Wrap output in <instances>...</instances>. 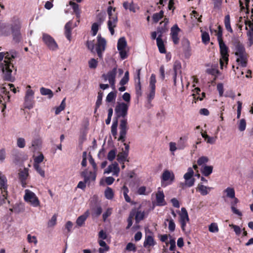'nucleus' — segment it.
I'll use <instances>...</instances> for the list:
<instances>
[{
  "instance_id": "nucleus-16",
  "label": "nucleus",
  "mask_w": 253,
  "mask_h": 253,
  "mask_svg": "<svg viewBox=\"0 0 253 253\" xmlns=\"http://www.w3.org/2000/svg\"><path fill=\"white\" fill-rule=\"evenodd\" d=\"M28 176V169L27 168H24L23 170L20 171L18 173V178L23 188H25L26 187V180Z\"/></svg>"
},
{
  "instance_id": "nucleus-47",
  "label": "nucleus",
  "mask_w": 253,
  "mask_h": 253,
  "mask_svg": "<svg viewBox=\"0 0 253 253\" xmlns=\"http://www.w3.org/2000/svg\"><path fill=\"white\" fill-rule=\"evenodd\" d=\"M65 100L66 98H64L62 101L60 106H59L56 108L55 111V113L56 115L59 114L62 111H63L65 109L66 106Z\"/></svg>"
},
{
  "instance_id": "nucleus-64",
  "label": "nucleus",
  "mask_w": 253,
  "mask_h": 253,
  "mask_svg": "<svg viewBox=\"0 0 253 253\" xmlns=\"http://www.w3.org/2000/svg\"><path fill=\"white\" fill-rule=\"evenodd\" d=\"M57 220V215L55 214H54L50 220L48 222V227H52L54 226L56 224Z\"/></svg>"
},
{
  "instance_id": "nucleus-42",
  "label": "nucleus",
  "mask_w": 253,
  "mask_h": 253,
  "mask_svg": "<svg viewBox=\"0 0 253 253\" xmlns=\"http://www.w3.org/2000/svg\"><path fill=\"white\" fill-rule=\"evenodd\" d=\"M164 16V11L161 10L158 13H155L153 14L152 18L154 22L157 23Z\"/></svg>"
},
{
  "instance_id": "nucleus-49",
  "label": "nucleus",
  "mask_w": 253,
  "mask_h": 253,
  "mask_svg": "<svg viewBox=\"0 0 253 253\" xmlns=\"http://www.w3.org/2000/svg\"><path fill=\"white\" fill-rule=\"evenodd\" d=\"M210 40V37L209 34L207 32H203L202 34V42L205 44H208Z\"/></svg>"
},
{
  "instance_id": "nucleus-43",
  "label": "nucleus",
  "mask_w": 253,
  "mask_h": 253,
  "mask_svg": "<svg viewBox=\"0 0 253 253\" xmlns=\"http://www.w3.org/2000/svg\"><path fill=\"white\" fill-rule=\"evenodd\" d=\"M105 197L109 200L113 199L114 197V192L112 188L108 187L104 192Z\"/></svg>"
},
{
  "instance_id": "nucleus-3",
  "label": "nucleus",
  "mask_w": 253,
  "mask_h": 253,
  "mask_svg": "<svg viewBox=\"0 0 253 253\" xmlns=\"http://www.w3.org/2000/svg\"><path fill=\"white\" fill-rule=\"evenodd\" d=\"M128 109V105L124 103H118L115 109V112L117 118L122 117V119L120 121V137L118 138L119 141L124 142L125 141L126 135V134L127 127V120L125 119L127 114Z\"/></svg>"
},
{
  "instance_id": "nucleus-63",
  "label": "nucleus",
  "mask_w": 253,
  "mask_h": 253,
  "mask_svg": "<svg viewBox=\"0 0 253 253\" xmlns=\"http://www.w3.org/2000/svg\"><path fill=\"white\" fill-rule=\"evenodd\" d=\"M246 127V122L244 119H242L240 120L239 125V129L241 131H243L245 130Z\"/></svg>"
},
{
  "instance_id": "nucleus-28",
  "label": "nucleus",
  "mask_w": 253,
  "mask_h": 253,
  "mask_svg": "<svg viewBox=\"0 0 253 253\" xmlns=\"http://www.w3.org/2000/svg\"><path fill=\"white\" fill-rule=\"evenodd\" d=\"M224 23L226 30L230 33L232 34L233 33V31L230 25V17L229 14L225 16Z\"/></svg>"
},
{
  "instance_id": "nucleus-29",
  "label": "nucleus",
  "mask_w": 253,
  "mask_h": 253,
  "mask_svg": "<svg viewBox=\"0 0 253 253\" xmlns=\"http://www.w3.org/2000/svg\"><path fill=\"white\" fill-rule=\"evenodd\" d=\"M233 199H234V200L231 203V207L232 211L234 213L238 215L239 216H242V212L239 210L237 209L235 207L236 205L239 202L238 199L237 198H236L235 197V198H233Z\"/></svg>"
},
{
  "instance_id": "nucleus-21",
  "label": "nucleus",
  "mask_w": 253,
  "mask_h": 253,
  "mask_svg": "<svg viewBox=\"0 0 253 253\" xmlns=\"http://www.w3.org/2000/svg\"><path fill=\"white\" fill-rule=\"evenodd\" d=\"M157 205L163 206L166 205L165 201V195L163 191H158L156 195Z\"/></svg>"
},
{
  "instance_id": "nucleus-36",
  "label": "nucleus",
  "mask_w": 253,
  "mask_h": 253,
  "mask_svg": "<svg viewBox=\"0 0 253 253\" xmlns=\"http://www.w3.org/2000/svg\"><path fill=\"white\" fill-rule=\"evenodd\" d=\"M181 63L179 61H176L174 62L173 66V75H177L178 74H181Z\"/></svg>"
},
{
  "instance_id": "nucleus-9",
  "label": "nucleus",
  "mask_w": 253,
  "mask_h": 253,
  "mask_svg": "<svg viewBox=\"0 0 253 253\" xmlns=\"http://www.w3.org/2000/svg\"><path fill=\"white\" fill-rule=\"evenodd\" d=\"M42 40L44 44L52 50H56L58 48V46L54 39L49 35L43 33Z\"/></svg>"
},
{
  "instance_id": "nucleus-12",
  "label": "nucleus",
  "mask_w": 253,
  "mask_h": 253,
  "mask_svg": "<svg viewBox=\"0 0 253 253\" xmlns=\"http://www.w3.org/2000/svg\"><path fill=\"white\" fill-rule=\"evenodd\" d=\"M117 74V68H114L111 71H109L107 74H103L102 77L105 80H108L113 88H115V78Z\"/></svg>"
},
{
  "instance_id": "nucleus-59",
  "label": "nucleus",
  "mask_w": 253,
  "mask_h": 253,
  "mask_svg": "<svg viewBox=\"0 0 253 253\" xmlns=\"http://www.w3.org/2000/svg\"><path fill=\"white\" fill-rule=\"evenodd\" d=\"M209 230L211 232L215 233L218 231V227L216 223H212L209 226Z\"/></svg>"
},
{
  "instance_id": "nucleus-40",
  "label": "nucleus",
  "mask_w": 253,
  "mask_h": 253,
  "mask_svg": "<svg viewBox=\"0 0 253 253\" xmlns=\"http://www.w3.org/2000/svg\"><path fill=\"white\" fill-rule=\"evenodd\" d=\"M168 30L167 23H164L163 25L157 28V31L158 35H161V38H162L163 34L166 33Z\"/></svg>"
},
{
  "instance_id": "nucleus-11",
  "label": "nucleus",
  "mask_w": 253,
  "mask_h": 253,
  "mask_svg": "<svg viewBox=\"0 0 253 253\" xmlns=\"http://www.w3.org/2000/svg\"><path fill=\"white\" fill-rule=\"evenodd\" d=\"M194 171L191 168L188 169V171L184 175V178L185 180V183H181V185L183 188V186L186 185L188 187H191L194 184L195 179L193 178Z\"/></svg>"
},
{
  "instance_id": "nucleus-20",
  "label": "nucleus",
  "mask_w": 253,
  "mask_h": 253,
  "mask_svg": "<svg viewBox=\"0 0 253 253\" xmlns=\"http://www.w3.org/2000/svg\"><path fill=\"white\" fill-rule=\"evenodd\" d=\"M156 244L154 237L151 235H146L143 243V246L146 248L153 247Z\"/></svg>"
},
{
  "instance_id": "nucleus-4",
  "label": "nucleus",
  "mask_w": 253,
  "mask_h": 253,
  "mask_svg": "<svg viewBox=\"0 0 253 253\" xmlns=\"http://www.w3.org/2000/svg\"><path fill=\"white\" fill-rule=\"evenodd\" d=\"M219 46L220 54V65L221 69L223 68L224 63L227 65L229 60V48L223 41L218 42Z\"/></svg>"
},
{
  "instance_id": "nucleus-24",
  "label": "nucleus",
  "mask_w": 253,
  "mask_h": 253,
  "mask_svg": "<svg viewBox=\"0 0 253 253\" xmlns=\"http://www.w3.org/2000/svg\"><path fill=\"white\" fill-rule=\"evenodd\" d=\"M72 30V22L69 21L67 22L65 26V36L66 38L69 41L71 40V35Z\"/></svg>"
},
{
  "instance_id": "nucleus-6",
  "label": "nucleus",
  "mask_w": 253,
  "mask_h": 253,
  "mask_svg": "<svg viewBox=\"0 0 253 253\" xmlns=\"http://www.w3.org/2000/svg\"><path fill=\"white\" fill-rule=\"evenodd\" d=\"M27 87L29 88L27 89L26 91L24 97V107L25 108L31 109L33 108L35 103L34 100V92L31 89L30 85H28Z\"/></svg>"
},
{
  "instance_id": "nucleus-35",
  "label": "nucleus",
  "mask_w": 253,
  "mask_h": 253,
  "mask_svg": "<svg viewBox=\"0 0 253 253\" xmlns=\"http://www.w3.org/2000/svg\"><path fill=\"white\" fill-rule=\"evenodd\" d=\"M99 245L103 247L100 248L98 250L99 253H104V252L108 251L109 250V247L106 244L105 241L102 240H98Z\"/></svg>"
},
{
  "instance_id": "nucleus-46",
  "label": "nucleus",
  "mask_w": 253,
  "mask_h": 253,
  "mask_svg": "<svg viewBox=\"0 0 253 253\" xmlns=\"http://www.w3.org/2000/svg\"><path fill=\"white\" fill-rule=\"evenodd\" d=\"M117 126H118V121L116 120L113 121L112 125L111 126V133L115 138H116L117 135Z\"/></svg>"
},
{
  "instance_id": "nucleus-5",
  "label": "nucleus",
  "mask_w": 253,
  "mask_h": 253,
  "mask_svg": "<svg viewBox=\"0 0 253 253\" xmlns=\"http://www.w3.org/2000/svg\"><path fill=\"white\" fill-rule=\"evenodd\" d=\"M116 8H113L111 6H109L107 8V13L109 16V20L107 22L108 28L112 35L115 33L114 28L117 26L118 22V17L117 14L113 15L112 14V10L115 11Z\"/></svg>"
},
{
  "instance_id": "nucleus-30",
  "label": "nucleus",
  "mask_w": 253,
  "mask_h": 253,
  "mask_svg": "<svg viewBox=\"0 0 253 253\" xmlns=\"http://www.w3.org/2000/svg\"><path fill=\"white\" fill-rule=\"evenodd\" d=\"M201 172L205 176H209L213 171V167L211 166H204L201 170Z\"/></svg>"
},
{
  "instance_id": "nucleus-62",
  "label": "nucleus",
  "mask_w": 253,
  "mask_h": 253,
  "mask_svg": "<svg viewBox=\"0 0 253 253\" xmlns=\"http://www.w3.org/2000/svg\"><path fill=\"white\" fill-rule=\"evenodd\" d=\"M214 4V9L220 10L221 8L222 0H212Z\"/></svg>"
},
{
  "instance_id": "nucleus-50",
  "label": "nucleus",
  "mask_w": 253,
  "mask_h": 253,
  "mask_svg": "<svg viewBox=\"0 0 253 253\" xmlns=\"http://www.w3.org/2000/svg\"><path fill=\"white\" fill-rule=\"evenodd\" d=\"M34 167L42 177H45L44 170L42 169L39 165H38V164H34Z\"/></svg>"
},
{
  "instance_id": "nucleus-22",
  "label": "nucleus",
  "mask_w": 253,
  "mask_h": 253,
  "mask_svg": "<svg viewBox=\"0 0 253 253\" xmlns=\"http://www.w3.org/2000/svg\"><path fill=\"white\" fill-rule=\"evenodd\" d=\"M211 187L204 186L202 183H199L196 188L197 191H198L203 196L207 195L211 191Z\"/></svg>"
},
{
  "instance_id": "nucleus-41",
  "label": "nucleus",
  "mask_w": 253,
  "mask_h": 253,
  "mask_svg": "<svg viewBox=\"0 0 253 253\" xmlns=\"http://www.w3.org/2000/svg\"><path fill=\"white\" fill-rule=\"evenodd\" d=\"M226 193V196L230 198H233L235 197V192L234 188L231 187H227L224 191Z\"/></svg>"
},
{
  "instance_id": "nucleus-60",
  "label": "nucleus",
  "mask_w": 253,
  "mask_h": 253,
  "mask_svg": "<svg viewBox=\"0 0 253 253\" xmlns=\"http://www.w3.org/2000/svg\"><path fill=\"white\" fill-rule=\"evenodd\" d=\"M116 155V150L115 149H112L109 151L108 154L107 159L110 161H112L115 158Z\"/></svg>"
},
{
  "instance_id": "nucleus-23",
  "label": "nucleus",
  "mask_w": 253,
  "mask_h": 253,
  "mask_svg": "<svg viewBox=\"0 0 253 253\" xmlns=\"http://www.w3.org/2000/svg\"><path fill=\"white\" fill-rule=\"evenodd\" d=\"M239 57L237 58L236 61L243 67L247 66L248 55L247 53L237 55Z\"/></svg>"
},
{
  "instance_id": "nucleus-32",
  "label": "nucleus",
  "mask_w": 253,
  "mask_h": 253,
  "mask_svg": "<svg viewBox=\"0 0 253 253\" xmlns=\"http://www.w3.org/2000/svg\"><path fill=\"white\" fill-rule=\"evenodd\" d=\"M144 217L145 211H139V209H138L135 217V223L139 224L140 221L142 220Z\"/></svg>"
},
{
  "instance_id": "nucleus-19",
  "label": "nucleus",
  "mask_w": 253,
  "mask_h": 253,
  "mask_svg": "<svg viewBox=\"0 0 253 253\" xmlns=\"http://www.w3.org/2000/svg\"><path fill=\"white\" fill-rule=\"evenodd\" d=\"M81 176L84 178V180L86 183L90 179L92 180H95L96 178V174L94 172L92 171L88 172L87 170L83 171L81 173Z\"/></svg>"
},
{
  "instance_id": "nucleus-18",
  "label": "nucleus",
  "mask_w": 253,
  "mask_h": 253,
  "mask_svg": "<svg viewBox=\"0 0 253 253\" xmlns=\"http://www.w3.org/2000/svg\"><path fill=\"white\" fill-rule=\"evenodd\" d=\"M119 171L120 168L118 164L116 162H115L108 166V168L105 169L104 173H109L111 172H113L114 175H118Z\"/></svg>"
},
{
  "instance_id": "nucleus-33",
  "label": "nucleus",
  "mask_w": 253,
  "mask_h": 253,
  "mask_svg": "<svg viewBox=\"0 0 253 253\" xmlns=\"http://www.w3.org/2000/svg\"><path fill=\"white\" fill-rule=\"evenodd\" d=\"M126 42L124 37L121 38L119 39L117 43V48L118 50L125 49L126 46Z\"/></svg>"
},
{
  "instance_id": "nucleus-52",
  "label": "nucleus",
  "mask_w": 253,
  "mask_h": 253,
  "mask_svg": "<svg viewBox=\"0 0 253 253\" xmlns=\"http://www.w3.org/2000/svg\"><path fill=\"white\" fill-rule=\"evenodd\" d=\"M100 25L98 23H94L91 26V32L92 35L95 36L96 35L97 32L99 30V26Z\"/></svg>"
},
{
  "instance_id": "nucleus-1",
  "label": "nucleus",
  "mask_w": 253,
  "mask_h": 253,
  "mask_svg": "<svg viewBox=\"0 0 253 253\" xmlns=\"http://www.w3.org/2000/svg\"><path fill=\"white\" fill-rule=\"evenodd\" d=\"M7 27L10 32L9 30H7L5 25L2 24L0 26V32H1V35L7 36L11 33L13 41L16 43L19 42L22 39L21 33V22L20 18L17 16L12 17Z\"/></svg>"
},
{
  "instance_id": "nucleus-53",
  "label": "nucleus",
  "mask_w": 253,
  "mask_h": 253,
  "mask_svg": "<svg viewBox=\"0 0 253 253\" xmlns=\"http://www.w3.org/2000/svg\"><path fill=\"white\" fill-rule=\"evenodd\" d=\"M26 145V141L24 138L19 137L17 139V146L19 148H23Z\"/></svg>"
},
{
  "instance_id": "nucleus-17",
  "label": "nucleus",
  "mask_w": 253,
  "mask_h": 253,
  "mask_svg": "<svg viewBox=\"0 0 253 253\" xmlns=\"http://www.w3.org/2000/svg\"><path fill=\"white\" fill-rule=\"evenodd\" d=\"M234 45L235 46L236 50L235 53V54L236 55L245 54L246 53V49L244 44L242 43H241L239 41H235L234 42Z\"/></svg>"
},
{
  "instance_id": "nucleus-31",
  "label": "nucleus",
  "mask_w": 253,
  "mask_h": 253,
  "mask_svg": "<svg viewBox=\"0 0 253 253\" xmlns=\"http://www.w3.org/2000/svg\"><path fill=\"white\" fill-rule=\"evenodd\" d=\"M70 5L72 6V9L75 13L76 17L78 19L80 18V9L79 8V5L78 4L75 3V2L70 1Z\"/></svg>"
},
{
  "instance_id": "nucleus-45",
  "label": "nucleus",
  "mask_w": 253,
  "mask_h": 253,
  "mask_svg": "<svg viewBox=\"0 0 253 253\" xmlns=\"http://www.w3.org/2000/svg\"><path fill=\"white\" fill-rule=\"evenodd\" d=\"M215 32H217L216 36L218 42L223 41V29L220 25L217 27V31L215 30Z\"/></svg>"
},
{
  "instance_id": "nucleus-7",
  "label": "nucleus",
  "mask_w": 253,
  "mask_h": 253,
  "mask_svg": "<svg viewBox=\"0 0 253 253\" xmlns=\"http://www.w3.org/2000/svg\"><path fill=\"white\" fill-rule=\"evenodd\" d=\"M107 45L106 40L99 34L97 37V43L96 51L98 57L100 59L103 58V53L105 50Z\"/></svg>"
},
{
  "instance_id": "nucleus-13",
  "label": "nucleus",
  "mask_w": 253,
  "mask_h": 253,
  "mask_svg": "<svg viewBox=\"0 0 253 253\" xmlns=\"http://www.w3.org/2000/svg\"><path fill=\"white\" fill-rule=\"evenodd\" d=\"M180 29L178 27L177 24L173 25L170 29V37L173 43L177 45L179 42V38L178 34L180 31Z\"/></svg>"
},
{
  "instance_id": "nucleus-2",
  "label": "nucleus",
  "mask_w": 253,
  "mask_h": 253,
  "mask_svg": "<svg viewBox=\"0 0 253 253\" xmlns=\"http://www.w3.org/2000/svg\"><path fill=\"white\" fill-rule=\"evenodd\" d=\"M16 56L15 53L0 52V68L2 72V79L4 81L13 82L12 69L14 68L11 61Z\"/></svg>"
},
{
  "instance_id": "nucleus-51",
  "label": "nucleus",
  "mask_w": 253,
  "mask_h": 253,
  "mask_svg": "<svg viewBox=\"0 0 253 253\" xmlns=\"http://www.w3.org/2000/svg\"><path fill=\"white\" fill-rule=\"evenodd\" d=\"M209 161L208 157L206 156H202L200 157L197 160V164L199 166H202L204 164H206Z\"/></svg>"
},
{
  "instance_id": "nucleus-26",
  "label": "nucleus",
  "mask_w": 253,
  "mask_h": 253,
  "mask_svg": "<svg viewBox=\"0 0 253 253\" xmlns=\"http://www.w3.org/2000/svg\"><path fill=\"white\" fill-rule=\"evenodd\" d=\"M89 211H87L83 215L79 216L76 220L77 224L80 227L82 226L89 216Z\"/></svg>"
},
{
  "instance_id": "nucleus-27",
  "label": "nucleus",
  "mask_w": 253,
  "mask_h": 253,
  "mask_svg": "<svg viewBox=\"0 0 253 253\" xmlns=\"http://www.w3.org/2000/svg\"><path fill=\"white\" fill-rule=\"evenodd\" d=\"M140 69L137 70V79L138 80V83L135 85L136 93L138 96H141L142 95L141 92V85L140 83Z\"/></svg>"
},
{
  "instance_id": "nucleus-54",
  "label": "nucleus",
  "mask_w": 253,
  "mask_h": 253,
  "mask_svg": "<svg viewBox=\"0 0 253 253\" xmlns=\"http://www.w3.org/2000/svg\"><path fill=\"white\" fill-rule=\"evenodd\" d=\"M126 250L128 252H135L137 248L135 245L132 243H128L125 248Z\"/></svg>"
},
{
  "instance_id": "nucleus-61",
  "label": "nucleus",
  "mask_w": 253,
  "mask_h": 253,
  "mask_svg": "<svg viewBox=\"0 0 253 253\" xmlns=\"http://www.w3.org/2000/svg\"><path fill=\"white\" fill-rule=\"evenodd\" d=\"M192 96L193 97V100L192 101V103H196L197 101H198V100L202 101L204 99V98L206 97V93L205 92H202L201 97H200V96L197 97L195 93H193L192 94Z\"/></svg>"
},
{
  "instance_id": "nucleus-57",
  "label": "nucleus",
  "mask_w": 253,
  "mask_h": 253,
  "mask_svg": "<svg viewBox=\"0 0 253 253\" xmlns=\"http://www.w3.org/2000/svg\"><path fill=\"white\" fill-rule=\"evenodd\" d=\"M105 18V14L102 13H98L96 16V20L97 22L99 24V25H101L104 21Z\"/></svg>"
},
{
  "instance_id": "nucleus-25",
  "label": "nucleus",
  "mask_w": 253,
  "mask_h": 253,
  "mask_svg": "<svg viewBox=\"0 0 253 253\" xmlns=\"http://www.w3.org/2000/svg\"><path fill=\"white\" fill-rule=\"evenodd\" d=\"M157 45L159 49V51L161 53H166V49L164 42L161 38V35H158L156 39Z\"/></svg>"
},
{
  "instance_id": "nucleus-56",
  "label": "nucleus",
  "mask_w": 253,
  "mask_h": 253,
  "mask_svg": "<svg viewBox=\"0 0 253 253\" xmlns=\"http://www.w3.org/2000/svg\"><path fill=\"white\" fill-rule=\"evenodd\" d=\"M156 83V76L155 74H152L150 78L149 82V88H155V84Z\"/></svg>"
},
{
  "instance_id": "nucleus-34",
  "label": "nucleus",
  "mask_w": 253,
  "mask_h": 253,
  "mask_svg": "<svg viewBox=\"0 0 253 253\" xmlns=\"http://www.w3.org/2000/svg\"><path fill=\"white\" fill-rule=\"evenodd\" d=\"M40 93L42 95H48V97L49 99L51 98L53 96V93L51 89L44 87L40 88Z\"/></svg>"
},
{
  "instance_id": "nucleus-14",
  "label": "nucleus",
  "mask_w": 253,
  "mask_h": 253,
  "mask_svg": "<svg viewBox=\"0 0 253 253\" xmlns=\"http://www.w3.org/2000/svg\"><path fill=\"white\" fill-rule=\"evenodd\" d=\"M189 218L186 210L184 208L181 209V213L180 214L179 221L181 224V228L183 232L185 231L186 223L189 222Z\"/></svg>"
},
{
  "instance_id": "nucleus-44",
  "label": "nucleus",
  "mask_w": 253,
  "mask_h": 253,
  "mask_svg": "<svg viewBox=\"0 0 253 253\" xmlns=\"http://www.w3.org/2000/svg\"><path fill=\"white\" fill-rule=\"evenodd\" d=\"M155 88H150V92L147 94V98L149 103H151L152 100L154 98L155 95Z\"/></svg>"
},
{
  "instance_id": "nucleus-10",
  "label": "nucleus",
  "mask_w": 253,
  "mask_h": 253,
  "mask_svg": "<svg viewBox=\"0 0 253 253\" xmlns=\"http://www.w3.org/2000/svg\"><path fill=\"white\" fill-rule=\"evenodd\" d=\"M24 199L26 202L30 203L33 207H37L40 205V201L36 194L29 190H25Z\"/></svg>"
},
{
  "instance_id": "nucleus-39",
  "label": "nucleus",
  "mask_w": 253,
  "mask_h": 253,
  "mask_svg": "<svg viewBox=\"0 0 253 253\" xmlns=\"http://www.w3.org/2000/svg\"><path fill=\"white\" fill-rule=\"evenodd\" d=\"M128 156V154L124 151L120 152L117 156V160L119 163L126 162V161H128V160H126Z\"/></svg>"
},
{
  "instance_id": "nucleus-37",
  "label": "nucleus",
  "mask_w": 253,
  "mask_h": 253,
  "mask_svg": "<svg viewBox=\"0 0 253 253\" xmlns=\"http://www.w3.org/2000/svg\"><path fill=\"white\" fill-rule=\"evenodd\" d=\"M117 97V91H111L109 93L106 97V101L107 103L113 102Z\"/></svg>"
},
{
  "instance_id": "nucleus-58",
  "label": "nucleus",
  "mask_w": 253,
  "mask_h": 253,
  "mask_svg": "<svg viewBox=\"0 0 253 253\" xmlns=\"http://www.w3.org/2000/svg\"><path fill=\"white\" fill-rule=\"evenodd\" d=\"M98 65V61L94 58H91L88 61L89 67L91 69H95Z\"/></svg>"
},
{
  "instance_id": "nucleus-8",
  "label": "nucleus",
  "mask_w": 253,
  "mask_h": 253,
  "mask_svg": "<svg viewBox=\"0 0 253 253\" xmlns=\"http://www.w3.org/2000/svg\"><path fill=\"white\" fill-rule=\"evenodd\" d=\"M174 173L169 170H165L161 176L162 186H166L167 184H171L174 180Z\"/></svg>"
},
{
  "instance_id": "nucleus-15",
  "label": "nucleus",
  "mask_w": 253,
  "mask_h": 253,
  "mask_svg": "<svg viewBox=\"0 0 253 253\" xmlns=\"http://www.w3.org/2000/svg\"><path fill=\"white\" fill-rule=\"evenodd\" d=\"M7 179L6 176L0 171V190L1 193L6 194L8 189Z\"/></svg>"
},
{
  "instance_id": "nucleus-38",
  "label": "nucleus",
  "mask_w": 253,
  "mask_h": 253,
  "mask_svg": "<svg viewBox=\"0 0 253 253\" xmlns=\"http://www.w3.org/2000/svg\"><path fill=\"white\" fill-rule=\"evenodd\" d=\"M103 93L101 91H99L98 92L97 98L95 103V108L94 110V113L97 111V109L100 107L102 104V100L103 97Z\"/></svg>"
},
{
  "instance_id": "nucleus-48",
  "label": "nucleus",
  "mask_w": 253,
  "mask_h": 253,
  "mask_svg": "<svg viewBox=\"0 0 253 253\" xmlns=\"http://www.w3.org/2000/svg\"><path fill=\"white\" fill-rule=\"evenodd\" d=\"M166 221L169 222V226L168 228L170 232H172L175 230V224L171 217L169 219H167Z\"/></svg>"
},
{
  "instance_id": "nucleus-55",
  "label": "nucleus",
  "mask_w": 253,
  "mask_h": 253,
  "mask_svg": "<svg viewBox=\"0 0 253 253\" xmlns=\"http://www.w3.org/2000/svg\"><path fill=\"white\" fill-rule=\"evenodd\" d=\"M86 46L87 48L92 52L94 53V41H87L86 42Z\"/></svg>"
}]
</instances>
